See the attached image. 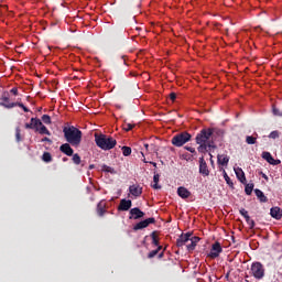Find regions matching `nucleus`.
<instances>
[{
    "label": "nucleus",
    "instance_id": "7ed1b4c3",
    "mask_svg": "<svg viewBox=\"0 0 282 282\" xmlns=\"http://www.w3.org/2000/svg\"><path fill=\"white\" fill-rule=\"evenodd\" d=\"M249 274L254 276L257 281H261L265 276V267L261 262L251 263Z\"/></svg>",
    "mask_w": 282,
    "mask_h": 282
},
{
    "label": "nucleus",
    "instance_id": "393cba45",
    "mask_svg": "<svg viewBox=\"0 0 282 282\" xmlns=\"http://www.w3.org/2000/svg\"><path fill=\"white\" fill-rule=\"evenodd\" d=\"M37 131H39L40 135H52V132H50L47 127H45L43 123H42V126H39V130Z\"/></svg>",
    "mask_w": 282,
    "mask_h": 282
},
{
    "label": "nucleus",
    "instance_id": "b1692460",
    "mask_svg": "<svg viewBox=\"0 0 282 282\" xmlns=\"http://www.w3.org/2000/svg\"><path fill=\"white\" fill-rule=\"evenodd\" d=\"M236 175L239 182H241V184H246V173H243V170L241 169L236 170Z\"/></svg>",
    "mask_w": 282,
    "mask_h": 282
},
{
    "label": "nucleus",
    "instance_id": "2f4dec72",
    "mask_svg": "<svg viewBox=\"0 0 282 282\" xmlns=\"http://www.w3.org/2000/svg\"><path fill=\"white\" fill-rule=\"evenodd\" d=\"M43 162L50 163L52 162V154L50 152H44L42 155Z\"/></svg>",
    "mask_w": 282,
    "mask_h": 282
},
{
    "label": "nucleus",
    "instance_id": "e433bc0d",
    "mask_svg": "<svg viewBox=\"0 0 282 282\" xmlns=\"http://www.w3.org/2000/svg\"><path fill=\"white\" fill-rule=\"evenodd\" d=\"M279 135H281V133L279 132V130H274L269 134V138L271 140H276V138H279Z\"/></svg>",
    "mask_w": 282,
    "mask_h": 282
},
{
    "label": "nucleus",
    "instance_id": "09e8293b",
    "mask_svg": "<svg viewBox=\"0 0 282 282\" xmlns=\"http://www.w3.org/2000/svg\"><path fill=\"white\" fill-rule=\"evenodd\" d=\"M41 142H48V144H52V140L47 137H44Z\"/></svg>",
    "mask_w": 282,
    "mask_h": 282
},
{
    "label": "nucleus",
    "instance_id": "58836bf2",
    "mask_svg": "<svg viewBox=\"0 0 282 282\" xmlns=\"http://www.w3.org/2000/svg\"><path fill=\"white\" fill-rule=\"evenodd\" d=\"M72 160H73L74 164H76V165L80 164V162H82L80 155H78V153L73 154Z\"/></svg>",
    "mask_w": 282,
    "mask_h": 282
},
{
    "label": "nucleus",
    "instance_id": "cd10ccee",
    "mask_svg": "<svg viewBox=\"0 0 282 282\" xmlns=\"http://www.w3.org/2000/svg\"><path fill=\"white\" fill-rule=\"evenodd\" d=\"M197 144H199L198 147L199 153H206V151H208V147H210V143H197Z\"/></svg>",
    "mask_w": 282,
    "mask_h": 282
},
{
    "label": "nucleus",
    "instance_id": "473e14b6",
    "mask_svg": "<svg viewBox=\"0 0 282 282\" xmlns=\"http://www.w3.org/2000/svg\"><path fill=\"white\" fill-rule=\"evenodd\" d=\"M151 237H152V243L153 246H160V240L158 239V232L156 231H153L151 234Z\"/></svg>",
    "mask_w": 282,
    "mask_h": 282
},
{
    "label": "nucleus",
    "instance_id": "f704fd0d",
    "mask_svg": "<svg viewBox=\"0 0 282 282\" xmlns=\"http://www.w3.org/2000/svg\"><path fill=\"white\" fill-rule=\"evenodd\" d=\"M42 122H44V124H52V117H50L48 115H43Z\"/></svg>",
    "mask_w": 282,
    "mask_h": 282
},
{
    "label": "nucleus",
    "instance_id": "20e7f679",
    "mask_svg": "<svg viewBox=\"0 0 282 282\" xmlns=\"http://www.w3.org/2000/svg\"><path fill=\"white\" fill-rule=\"evenodd\" d=\"M191 138H192L191 133L186 131L177 133L172 138V144L174 147H184L186 142H191Z\"/></svg>",
    "mask_w": 282,
    "mask_h": 282
},
{
    "label": "nucleus",
    "instance_id": "1a4fd4ad",
    "mask_svg": "<svg viewBox=\"0 0 282 282\" xmlns=\"http://www.w3.org/2000/svg\"><path fill=\"white\" fill-rule=\"evenodd\" d=\"M39 127H43V121L39 118H31V122L24 124L25 129H34V131H39Z\"/></svg>",
    "mask_w": 282,
    "mask_h": 282
},
{
    "label": "nucleus",
    "instance_id": "7c9ffc66",
    "mask_svg": "<svg viewBox=\"0 0 282 282\" xmlns=\"http://www.w3.org/2000/svg\"><path fill=\"white\" fill-rule=\"evenodd\" d=\"M135 127V123H129V122H124L122 128H123V131H132V129Z\"/></svg>",
    "mask_w": 282,
    "mask_h": 282
},
{
    "label": "nucleus",
    "instance_id": "6ab92c4d",
    "mask_svg": "<svg viewBox=\"0 0 282 282\" xmlns=\"http://www.w3.org/2000/svg\"><path fill=\"white\" fill-rule=\"evenodd\" d=\"M177 195L178 197H182V199H188L191 197V192L186 187H178L177 188Z\"/></svg>",
    "mask_w": 282,
    "mask_h": 282
},
{
    "label": "nucleus",
    "instance_id": "37998d69",
    "mask_svg": "<svg viewBox=\"0 0 282 282\" xmlns=\"http://www.w3.org/2000/svg\"><path fill=\"white\" fill-rule=\"evenodd\" d=\"M224 177H225V182H226L229 186L232 185V181H230V176H228V173L225 172Z\"/></svg>",
    "mask_w": 282,
    "mask_h": 282
},
{
    "label": "nucleus",
    "instance_id": "ea45409f",
    "mask_svg": "<svg viewBox=\"0 0 282 282\" xmlns=\"http://www.w3.org/2000/svg\"><path fill=\"white\" fill-rule=\"evenodd\" d=\"M239 214L245 217V219H248V217H250V215H248V210H246V208H240L239 209Z\"/></svg>",
    "mask_w": 282,
    "mask_h": 282
},
{
    "label": "nucleus",
    "instance_id": "5fc2aeb1",
    "mask_svg": "<svg viewBox=\"0 0 282 282\" xmlns=\"http://www.w3.org/2000/svg\"><path fill=\"white\" fill-rule=\"evenodd\" d=\"M91 169H95V165H94V164L89 165V170H90V171H91Z\"/></svg>",
    "mask_w": 282,
    "mask_h": 282
},
{
    "label": "nucleus",
    "instance_id": "5701e85b",
    "mask_svg": "<svg viewBox=\"0 0 282 282\" xmlns=\"http://www.w3.org/2000/svg\"><path fill=\"white\" fill-rule=\"evenodd\" d=\"M0 107H3V105H12V102H10V94L8 91L3 93L1 98H0Z\"/></svg>",
    "mask_w": 282,
    "mask_h": 282
},
{
    "label": "nucleus",
    "instance_id": "9d476101",
    "mask_svg": "<svg viewBox=\"0 0 282 282\" xmlns=\"http://www.w3.org/2000/svg\"><path fill=\"white\" fill-rule=\"evenodd\" d=\"M199 173L204 177H208V175H210V171L208 170V164H206V160H204V156L199 158Z\"/></svg>",
    "mask_w": 282,
    "mask_h": 282
},
{
    "label": "nucleus",
    "instance_id": "ddd939ff",
    "mask_svg": "<svg viewBox=\"0 0 282 282\" xmlns=\"http://www.w3.org/2000/svg\"><path fill=\"white\" fill-rule=\"evenodd\" d=\"M131 206H133V202H131V199L123 198L120 200L118 210L127 212L131 209Z\"/></svg>",
    "mask_w": 282,
    "mask_h": 282
},
{
    "label": "nucleus",
    "instance_id": "a211bd4d",
    "mask_svg": "<svg viewBox=\"0 0 282 282\" xmlns=\"http://www.w3.org/2000/svg\"><path fill=\"white\" fill-rule=\"evenodd\" d=\"M270 215L273 219L280 220L282 218V209L280 207H272Z\"/></svg>",
    "mask_w": 282,
    "mask_h": 282
},
{
    "label": "nucleus",
    "instance_id": "8fccbe9b",
    "mask_svg": "<svg viewBox=\"0 0 282 282\" xmlns=\"http://www.w3.org/2000/svg\"><path fill=\"white\" fill-rule=\"evenodd\" d=\"M164 250H166V248H164L163 251L161 253H159L158 259H163L164 258Z\"/></svg>",
    "mask_w": 282,
    "mask_h": 282
},
{
    "label": "nucleus",
    "instance_id": "0eeeda50",
    "mask_svg": "<svg viewBox=\"0 0 282 282\" xmlns=\"http://www.w3.org/2000/svg\"><path fill=\"white\" fill-rule=\"evenodd\" d=\"M191 237H193V234L191 232L182 234L176 240L177 248H182L183 246H188V242L191 241Z\"/></svg>",
    "mask_w": 282,
    "mask_h": 282
},
{
    "label": "nucleus",
    "instance_id": "f03ea898",
    "mask_svg": "<svg viewBox=\"0 0 282 282\" xmlns=\"http://www.w3.org/2000/svg\"><path fill=\"white\" fill-rule=\"evenodd\" d=\"M95 142L102 151H111L118 144L116 139L106 134L95 133Z\"/></svg>",
    "mask_w": 282,
    "mask_h": 282
},
{
    "label": "nucleus",
    "instance_id": "bb28decb",
    "mask_svg": "<svg viewBox=\"0 0 282 282\" xmlns=\"http://www.w3.org/2000/svg\"><path fill=\"white\" fill-rule=\"evenodd\" d=\"M256 137L247 135L246 142L247 144H257V138H259V134L254 133Z\"/></svg>",
    "mask_w": 282,
    "mask_h": 282
},
{
    "label": "nucleus",
    "instance_id": "a19ab883",
    "mask_svg": "<svg viewBox=\"0 0 282 282\" xmlns=\"http://www.w3.org/2000/svg\"><path fill=\"white\" fill-rule=\"evenodd\" d=\"M273 116H278V117L282 118L281 110H279V108H276V107H273Z\"/></svg>",
    "mask_w": 282,
    "mask_h": 282
},
{
    "label": "nucleus",
    "instance_id": "49530a36",
    "mask_svg": "<svg viewBox=\"0 0 282 282\" xmlns=\"http://www.w3.org/2000/svg\"><path fill=\"white\" fill-rule=\"evenodd\" d=\"M10 91L13 96H19V89L17 87L12 88Z\"/></svg>",
    "mask_w": 282,
    "mask_h": 282
},
{
    "label": "nucleus",
    "instance_id": "c9c22d12",
    "mask_svg": "<svg viewBox=\"0 0 282 282\" xmlns=\"http://www.w3.org/2000/svg\"><path fill=\"white\" fill-rule=\"evenodd\" d=\"M21 140H23V138H21V128L17 127L15 128V141L21 142Z\"/></svg>",
    "mask_w": 282,
    "mask_h": 282
},
{
    "label": "nucleus",
    "instance_id": "13d9d810",
    "mask_svg": "<svg viewBox=\"0 0 282 282\" xmlns=\"http://www.w3.org/2000/svg\"><path fill=\"white\" fill-rule=\"evenodd\" d=\"M264 180H268V176L263 175Z\"/></svg>",
    "mask_w": 282,
    "mask_h": 282
},
{
    "label": "nucleus",
    "instance_id": "4c0bfd02",
    "mask_svg": "<svg viewBox=\"0 0 282 282\" xmlns=\"http://www.w3.org/2000/svg\"><path fill=\"white\" fill-rule=\"evenodd\" d=\"M245 219H246V223L248 224L250 230H252V229L254 228V226H256L254 220H252V219L250 218V216L247 217V218H245Z\"/></svg>",
    "mask_w": 282,
    "mask_h": 282
},
{
    "label": "nucleus",
    "instance_id": "c756f323",
    "mask_svg": "<svg viewBox=\"0 0 282 282\" xmlns=\"http://www.w3.org/2000/svg\"><path fill=\"white\" fill-rule=\"evenodd\" d=\"M252 191H254V184L253 183L247 184L245 187L246 195H252Z\"/></svg>",
    "mask_w": 282,
    "mask_h": 282
},
{
    "label": "nucleus",
    "instance_id": "3c124183",
    "mask_svg": "<svg viewBox=\"0 0 282 282\" xmlns=\"http://www.w3.org/2000/svg\"><path fill=\"white\" fill-rule=\"evenodd\" d=\"M144 148H145L147 151H150L151 145H149V143H144Z\"/></svg>",
    "mask_w": 282,
    "mask_h": 282
},
{
    "label": "nucleus",
    "instance_id": "39448f33",
    "mask_svg": "<svg viewBox=\"0 0 282 282\" xmlns=\"http://www.w3.org/2000/svg\"><path fill=\"white\" fill-rule=\"evenodd\" d=\"M210 135H213V129H203L196 135V144H208V140H210Z\"/></svg>",
    "mask_w": 282,
    "mask_h": 282
},
{
    "label": "nucleus",
    "instance_id": "a18cd8bd",
    "mask_svg": "<svg viewBox=\"0 0 282 282\" xmlns=\"http://www.w3.org/2000/svg\"><path fill=\"white\" fill-rule=\"evenodd\" d=\"M176 98H177V95L175 93L170 94V99L172 100V102H175Z\"/></svg>",
    "mask_w": 282,
    "mask_h": 282
},
{
    "label": "nucleus",
    "instance_id": "4be33fe9",
    "mask_svg": "<svg viewBox=\"0 0 282 282\" xmlns=\"http://www.w3.org/2000/svg\"><path fill=\"white\" fill-rule=\"evenodd\" d=\"M217 160L220 166H227L228 162H230V158H228V155L225 154H218Z\"/></svg>",
    "mask_w": 282,
    "mask_h": 282
},
{
    "label": "nucleus",
    "instance_id": "aec40b11",
    "mask_svg": "<svg viewBox=\"0 0 282 282\" xmlns=\"http://www.w3.org/2000/svg\"><path fill=\"white\" fill-rule=\"evenodd\" d=\"M262 158H263V160H267V162L269 164H273V165H276L281 162V161L274 160V158L272 156V154L270 152H263Z\"/></svg>",
    "mask_w": 282,
    "mask_h": 282
},
{
    "label": "nucleus",
    "instance_id": "864d4df0",
    "mask_svg": "<svg viewBox=\"0 0 282 282\" xmlns=\"http://www.w3.org/2000/svg\"><path fill=\"white\" fill-rule=\"evenodd\" d=\"M150 164H152V166H154V169H158V163H155V162H150Z\"/></svg>",
    "mask_w": 282,
    "mask_h": 282
},
{
    "label": "nucleus",
    "instance_id": "c03bdc74",
    "mask_svg": "<svg viewBox=\"0 0 282 282\" xmlns=\"http://www.w3.org/2000/svg\"><path fill=\"white\" fill-rule=\"evenodd\" d=\"M150 151H151L152 153H158V151H160V149H158V148L155 147V144H150Z\"/></svg>",
    "mask_w": 282,
    "mask_h": 282
},
{
    "label": "nucleus",
    "instance_id": "603ef678",
    "mask_svg": "<svg viewBox=\"0 0 282 282\" xmlns=\"http://www.w3.org/2000/svg\"><path fill=\"white\" fill-rule=\"evenodd\" d=\"M155 250H158V253L160 254V250H162V246H156V249Z\"/></svg>",
    "mask_w": 282,
    "mask_h": 282
},
{
    "label": "nucleus",
    "instance_id": "a878e982",
    "mask_svg": "<svg viewBox=\"0 0 282 282\" xmlns=\"http://www.w3.org/2000/svg\"><path fill=\"white\" fill-rule=\"evenodd\" d=\"M153 182H154V184L152 185V188H154L155 191H160V188H162V186L159 185L160 174H154Z\"/></svg>",
    "mask_w": 282,
    "mask_h": 282
},
{
    "label": "nucleus",
    "instance_id": "f257e3e1",
    "mask_svg": "<svg viewBox=\"0 0 282 282\" xmlns=\"http://www.w3.org/2000/svg\"><path fill=\"white\" fill-rule=\"evenodd\" d=\"M63 133L68 144L75 148L80 147V142H83V131H80V129L74 126H65L63 128Z\"/></svg>",
    "mask_w": 282,
    "mask_h": 282
},
{
    "label": "nucleus",
    "instance_id": "412c9836",
    "mask_svg": "<svg viewBox=\"0 0 282 282\" xmlns=\"http://www.w3.org/2000/svg\"><path fill=\"white\" fill-rule=\"evenodd\" d=\"M256 196L258 197L259 202L261 204H267L268 202V196H265V194H263V192L259 188L254 189Z\"/></svg>",
    "mask_w": 282,
    "mask_h": 282
},
{
    "label": "nucleus",
    "instance_id": "79ce46f5",
    "mask_svg": "<svg viewBox=\"0 0 282 282\" xmlns=\"http://www.w3.org/2000/svg\"><path fill=\"white\" fill-rule=\"evenodd\" d=\"M158 253V250H152L148 253V259H153Z\"/></svg>",
    "mask_w": 282,
    "mask_h": 282
},
{
    "label": "nucleus",
    "instance_id": "4468645a",
    "mask_svg": "<svg viewBox=\"0 0 282 282\" xmlns=\"http://www.w3.org/2000/svg\"><path fill=\"white\" fill-rule=\"evenodd\" d=\"M2 107L6 109H14V107H20V109H23L25 113H30V109L25 107V105L21 102H15V104H1Z\"/></svg>",
    "mask_w": 282,
    "mask_h": 282
},
{
    "label": "nucleus",
    "instance_id": "72a5a7b5",
    "mask_svg": "<svg viewBox=\"0 0 282 282\" xmlns=\"http://www.w3.org/2000/svg\"><path fill=\"white\" fill-rule=\"evenodd\" d=\"M121 150H122V154L124 155V158H129V155H131V148L123 145L121 148Z\"/></svg>",
    "mask_w": 282,
    "mask_h": 282
},
{
    "label": "nucleus",
    "instance_id": "c85d7f7f",
    "mask_svg": "<svg viewBox=\"0 0 282 282\" xmlns=\"http://www.w3.org/2000/svg\"><path fill=\"white\" fill-rule=\"evenodd\" d=\"M101 171H104L105 173H111V175L116 174V170L111 166H108L107 164H104L101 166Z\"/></svg>",
    "mask_w": 282,
    "mask_h": 282
},
{
    "label": "nucleus",
    "instance_id": "423d86ee",
    "mask_svg": "<svg viewBox=\"0 0 282 282\" xmlns=\"http://www.w3.org/2000/svg\"><path fill=\"white\" fill-rule=\"evenodd\" d=\"M221 252H224V249L221 248V243L215 242L212 246L208 257H209V259H217V257H219V254H221Z\"/></svg>",
    "mask_w": 282,
    "mask_h": 282
},
{
    "label": "nucleus",
    "instance_id": "f8f14e48",
    "mask_svg": "<svg viewBox=\"0 0 282 282\" xmlns=\"http://www.w3.org/2000/svg\"><path fill=\"white\" fill-rule=\"evenodd\" d=\"M59 151L61 153H64V155H67L68 158H72V155H74V149L72 148L70 143H63L59 147Z\"/></svg>",
    "mask_w": 282,
    "mask_h": 282
},
{
    "label": "nucleus",
    "instance_id": "6e6552de",
    "mask_svg": "<svg viewBox=\"0 0 282 282\" xmlns=\"http://www.w3.org/2000/svg\"><path fill=\"white\" fill-rule=\"evenodd\" d=\"M151 224H155V218H147L145 220H141L137 225H134L133 230H143V228H149Z\"/></svg>",
    "mask_w": 282,
    "mask_h": 282
},
{
    "label": "nucleus",
    "instance_id": "de8ad7c7",
    "mask_svg": "<svg viewBox=\"0 0 282 282\" xmlns=\"http://www.w3.org/2000/svg\"><path fill=\"white\" fill-rule=\"evenodd\" d=\"M186 151H189V153H196L195 148L193 147H185Z\"/></svg>",
    "mask_w": 282,
    "mask_h": 282
},
{
    "label": "nucleus",
    "instance_id": "9b49d317",
    "mask_svg": "<svg viewBox=\"0 0 282 282\" xmlns=\"http://www.w3.org/2000/svg\"><path fill=\"white\" fill-rule=\"evenodd\" d=\"M129 215V219H142V217H144V212L139 207H134L130 209Z\"/></svg>",
    "mask_w": 282,
    "mask_h": 282
},
{
    "label": "nucleus",
    "instance_id": "4d7b16f0",
    "mask_svg": "<svg viewBox=\"0 0 282 282\" xmlns=\"http://www.w3.org/2000/svg\"><path fill=\"white\" fill-rule=\"evenodd\" d=\"M63 162H67V158H63Z\"/></svg>",
    "mask_w": 282,
    "mask_h": 282
},
{
    "label": "nucleus",
    "instance_id": "6e6d98bb",
    "mask_svg": "<svg viewBox=\"0 0 282 282\" xmlns=\"http://www.w3.org/2000/svg\"><path fill=\"white\" fill-rule=\"evenodd\" d=\"M144 164H149V161L147 159H143Z\"/></svg>",
    "mask_w": 282,
    "mask_h": 282
},
{
    "label": "nucleus",
    "instance_id": "f3484780",
    "mask_svg": "<svg viewBox=\"0 0 282 282\" xmlns=\"http://www.w3.org/2000/svg\"><path fill=\"white\" fill-rule=\"evenodd\" d=\"M107 203L105 200H100L97 205V215H99V217H104L105 213H107Z\"/></svg>",
    "mask_w": 282,
    "mask_h": 282
},
{
    "label": "nucleus",
    "instance_id": "2eb2a0df",
    "mask_svg": "<svg viewBox=\"0 0 282 282\" xmlns=\"http://www.w3.org/2000/svg\"><path fill=\"white\" fill-rule=\"evenodd\" d=\"M197 243H199V237L197 236H191L189 241L186 245L187 250L191 252L195 250Z\"/></svg>",
    "mask_w": 282,
    "mask_h": 282
},
{
    "label": "nucleus",
    "instance_id": "dca6fc26",
    "mask_svg": "<svg viewBox=\"0 0 282 282\" xmlns=\"http://www.w3.org/2000/svg\"><path fill=\"white\" fill-rule=\"evenodd\" d=\"M129 193L132 194L133 197H140V195H142V186L135 184L130 185Z\"/></svg>",
    "mask_w": 282,
    "mask_h": 282
}]
</instances>
